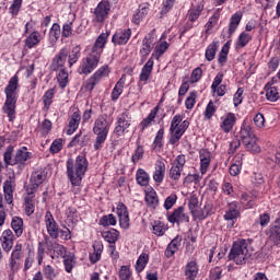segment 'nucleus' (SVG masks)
I'll list each match as a JSON object with an SVG mask.
<instances>
[{
	"instance_id": "1",
	"label": "nucleus",
	"mask_w": 280,
	"mask_h": 280,
	"mask_svg": "<svg viewBox=\"0 0 280 280\" xmlns=\"http://www.w3.org/2000/svg\"><path fill=\"white\" fill-rule=\"evenodd\" d=\"M109 33H102L95 40L91 52L82 59L81 66L79 68V73H83V75H89L97 69V65H100V60L102 58V54H104V48L106 47V43H108Z\"/></svg>"
},
{
	"instance_id": "2",
	"label": "nucleus",
	"mask_w": 280,
	"mask_h": 280,
	"mask_svg": "<svg viewBox=\"0 0 280 280\" xmlns=\"http://www.w3.org/2000/svg\"><path fill=\"white\" fill-rule=\"evenodd\" d=\"M5 102L2 107L4 115L9 121L16 119V102L19 101V75H13L4 89Z\"/></svg>"
},
{
	"instance_id": "3",
	"label": "nucleus",
	"mask_w": 280,
	"mask_h": 280,
	"mask_svg": "<svg viewBox=\"0 0 280 280\" xmlns=\"http://www.w3.org/2000/svg\"><path fill=\"white\" fill-rule=\"evenodd\" d=\"M89 170V160L84 155H78L75 160L69 159L67 161V176L73 187H80L84 174Z\"/></svg>"
},
{
	"instance_id": "4",
	"label": "nucleus",
	"mask_w": 280,
	"mask_h": 280,
	"mask_svg": "<svg viewBox=\"0 0 280 280\" xmlns=\"http://www.w3.org/2000/svg\"><path fill=\"white\" fill-rule=\"evenodd\" d=\"M32 156L33 154L27 150V147H21L14 153V147L9 145L3 154V161L7 167H9V165H25L27 161L32 160Z\"/></svg>"
},
{
	"instance_id": "5",
	"label": "nucleus",
	"mask_w": 280,
	"mask_h": 280,
	"mask_svg": "<svg viewBox=\"0 0 280 280\" xmlns=\"http://www.w3.org/2000/svg\"><path fill=\"white\" fill-rule=\"evenodd\" d=\"M253 255V249L248 241L244 238H238L233 243L229 257L232 261H235L237 265L246 264V259H250Z\"/></svg>"
},
{
	"instance_id": "6",
	"label": "nucleus",
	"mask_w": 280,
	"mask_h": 280,
	"mask_svg": "<svg viewBox=\"0 0 280 280\" xmlns=\"http://www.w3.org/2000/svg\"><path fill=\"white\" fill-rule=\"evenodd\" d=\"M238 137L247 152H253L255 154H259V152H261V148L257 144V136H255L253 127L247 122H244L241 126Z\"/></svg>"
},
{
	"instance_id": "7",
	"label": "nucleus",
	"mask_w": 280,
	"mask_h": 280,
	"mask_svg": "<svg viewBox=\"0 0 280 280\" xmlns=\"http://www.w3.org/2000/svg\"><path fill=\"white\" fill-rule=\"evenodd\" d=\"M183 119H185V117L180 114H177L171 120V127H170L171 145H176V143L180 141L183 135L187 132V128H189V120H183Z\"/></svg>"
},
{
	"instance_id": "8",
	"label": "nucleus",
	"mask_w": 280,
	"mask_h": 280,
	"mask_svg": "<svg viewBox=\"0 0 280 280\" xmlns=\"http://www.w3.org/2000/svg\"><path fill=\"white\" fill-rule=\"evenodd\" d=\"M110 75V67L108 65H104L100 67L86 81L85 89L86 91H93L97 84L102 82L104 78H108Z\"/></svg>"
},
{
	"instance_id": "9",
	"label": "nucleus",
	"mask_w": 280,
	"mask_h": 280,
	"mask_svg": "<svg viewBox=\"0 0 280 280\" xmlns=\"http://www.w3.org/2000/svg\"><path fill=\"white\" fill-rule=\"evenodd\" d=\"M44 180H47V172L45 170L35 171L31 175L30 184L26 187V194H36V190L43 185Z\"/></svg>"
},
{
	"instance_id": "10",
	"label": "nucleus",
	"mask_w": 280,
	"mask_h": 280,
	"mask_svg": "<svg viewBox=\"0 0 280 280\" xmlns=\"http://www.w3.org/2000/svg\"><path fill=\"white\" fill-rule=\"evenodd\" d=\"M116 124L117 126L114 129V135H116L117 137H121L124 132H126L128 128H130L132 124V116L130 115V113L124 112L118 115Z\"/></svg>"
},
{
	"instance_id": "11",
	"label": "nucleus",
	"mask_w": 280,
	"mask_h": 280,
	"mask_svg": "<svg viewBox=\"0 0 280 280\" xmlns=\"http://www.w3.org/2000/svg\"><path fill=\"white\" fill-rule=\"evenodd\" d=\"M44 222L49 237H51V240H58L60 235V226L56 222V219H54V214H51L50 211L46 212Z\"/></svg>"
},
{
	"instance_id": "12",
	"label": "nucleus",
	"mask_w": 280,
	"mask_h": 280,
	"mask_svg": "<svg viewBox=\"0 0 280 280\" xmlns=\"http://www.w3.org/2000/svg\"><path fill=\"white\" fill-rule=\"evenodd\" d=\"M116 213L120 229L128 231V229H130V213L128 212V207H126L124 202H119L116 207Z\"/></svg>"
},
{
	"instance_id": "13",
	"label": "nucleus",
	"mask_w": 280,
	"mask_h": 280,
	"mask_svg": "<svg viewBox=\"0 0 280 280\" xmlns=\"http://www.w3.org/2000/svg\"><path fill=\"white\" fill-rule=\"evenodd\" d=\"M110 13V2L103 0L94 9V21L96 23H104L105 19H108Z\"/></svg>"
},
{
	"instance_id": "14",
	"label": "nucleus",
	"mask_w": 280,
	"mask_h": 280,
	"mask_svg": "<svg viewBox=\"0 0 280 280\" xmlns=\"http://www.w3.org/2000/svg\"><path fill=\"white\" fill-rule=\"evenodd\" d=\"M223 218L228 222H231V226H234L237 218H240V203L237 201L230 202Z\"/></svg>"
},
{
	"instance_id": "15",
	"label": "nucleus",
	"mask_w": 280,
	"mask_h": 280,
	"mask_svg": "<svg viewBox=\"0 0 280 280\" xmlns=\"http://www.w3.org/2000/svg\"><path fill=\"white\" fill-rule=\"evenodd\" d=\"M15 187L16 182L12 176H9V178L3 183L4 200L8 205H12V202L14 201Z\"/></svg>"
},
{
	"instance_id": "16",
	"label": "nucleus",
	"mask_w": 280,
	"mask_h": 280,
	"mask_svg": "<svg viewBox=\"0 0 280 280\" xmlns=\"http://www.w3.org/2000/svg\"><path fill=\"white\" fill-rule=\"evenodd\" d=\"M130 36H132V30L120 28L113 35L112 43H114V45H128Z\"/></svg>"
},
{
	"instance_id": "17",
	"label": "nucleus",
	"mask_w": 280,
	"mask_h": 280,
	"mask_svg": "<svg viewBox=\"0 0 280 280\" xmlns=\"http://www.w3.org/2000/svg\"><path fill=\"white\" fill-rule=\"evenodd\" d=\"M237 121V117H235V114L228 113L224 116L221 117V124L220 128L222 132L229 133L231 130H233L235 124Z\"/></svg>"
},
{
	"instance_id": "18",
	"label": "nucleus",
	"mask_w": 280,
	"mask_h": 280,
	"mask_svg": "<svg viewBox=\"0 0 280 280\" xmlns=\"http://www.w3.org/2000/svg\"><path fill=\"white\" fill-rule=\"evenodd\" d=\"M0 242L2 250H4V253H10L14 246V233H12V230H4L0 237Z\"/></svg>"
},
{
	"instance_id": "19",
	"label": "nucleus",
	"mask_w": 280,
	"mask_h": 280,
	"mask_svg": "<svg viewBox=\"0 0 280 280\" xmlns=\"http://www.w3.org/2000/svg\"><path fill=\"white\" fill-rule=\"evenodd\" d=\"M199 161H200V174L205 175L209 172L211 165V152L207 149H201L199 151Z\"/></svg>"
},
{
	"instance_id": "20",
	"label": "nucleus",
	"mask_w": 280,
	"mask_h": 280,
	"mask_svg": "<svg viewBox=\"0 0 280 280\" xmlns=\"http://www.w3.org/2000/svg\"><path fill=\"white\" fill-rule=\"evenodd\" d=\"M167 220L171 224H183V222H189V217L185 214V208L179 207L167 217Z\"/></svg>"
},
{
	"instance_id": "21",
	"label": "nucleus",
	"mask_w": 280,
	"mask_h": 280,
	"mask_svg": "<svg viewBox=\"0 0 280 280\" xmlns=\"http://www.w3.org/2000/svg\"><path fill=\"white\" fill-rule=\"evenodd\" d=\"M180 244H183V236L177 235L175 236L171 243L166 246V249L164 252L165 257L170 259L171 257H174L176 253H178V249L180 248Z\"/></svg>"
},
{
	"instance_id": "22",
	"label": "nucleus",
	"mask_w": 280,
	"mask_h": 280,
	"mask_svg": "<svg viewBox=\"0 0 280 280\" xmlns=\"http://www.w3.org/2000/svg\"><path fill=\"white\" fill-rule=\"evenodd\" d=\"M153 180L158 185L165 180V162L163 160H158L154 164Z\"/></svg>"
},
{
	"instance_id": "23",
	"label": "nucleus",
	"mask_w": 280,
	"mask_h": 280,
	"mask_svg": "<svg viewBox=\"0 0 280 280\" xmlns=\"http://www.w3.org/2000/svg\"><path fill=\"white\" fill-rule=\"evenodd\" d=\"M92 131L110 132V121H108V116H98L94 121Z\"/></svg>"
},
{
	"instance_id": "24",
	"label": "nucleus",
	"mask_w": 280,
	"mask_h": 280,
	"mask_svg": "<svg viewBox=\"0 0 280 280\" xmlns=\"http://www.w3.org/2000/svg\"><path fill=\"white\" fill-rule=\"evenodd\" d=\"M242 19H244V12L236 11L232 16L230 18L228 34L229 36H233L234 32H237V28L240 27V24L242 23Z\"/></svg>"
},
{
	"instance_id": "25",
	"label": "nucleus",
	"mask_w": 280,
	"mask_h": 280,
	"mask_svg": "<svg viewBox=\"0 0 280 280\" xmlns=\"http://www.w3.org/2000/svg\"><path fill=\"white\" fill-rule=\"evenodd\" d=\"M67 56H69V52L67 51V49L62 48L59 54L52 59V71H60V69H63L62 67H65V63L67 62Z\"/></svg>"
},
{
	"instance_id": "26",
	"label": "nucleus",
	"mask_w": 280,
	"mask_h": 280,
	"mask_svg": "<svg viewBox=\"0 0 280 280\" xmlns=\"http://www.w3.org/2000/svg\"><path fill=\"white\" fill-rule=\"evenodd\" d=\"M264 91L266 93L265 95L268 102H279L280 93H279V88H277V85L272 83H267L265 85Z\"/></svg>"
},
{
	"instance_id": "27",
	"label": "nucleus",
	"mask_w": 280,
	"mask_h": 280,
	"mask_svg": "<svg viewBox=\"0 0 280 280\" xmlns=\"http://www.w3.org/2000/svg\"><path fill=\"white\" fill-rule=\"evenodd\" d=\"M80 121H82V115H80V110H77L70 117L68 127H67V135L71 136L73 132L78 130L80 127Z\"/></svg>"
},
{
	"instance_id": "28",
	"label": "nucleus",
	"mask_w": 280,
	"mask_h": 280,
	"mask_svg": "<svg viewBox=\"0 0 280 280\" xmlns=\"http://www.w3.org/2000/svg\"><path fill=\"white\" fill-rule=\"evenodd\" d=\"M199 268L198 262L196 260H190L186 264L184 268V275L187 280H196V277H198Z\"/></svg>"
},
{
	"instance_id": "29",
	"label": "nucleus",
	"mask_w": 280,
	"mask_h": 280,
	"mask_svg": "<svg viewBox=\"0 0 280 280\" xmlns=\"http://www.w3.org/2000/svg\"><path fill=\"white\" fill-rule=\"evenodd\" d=\"M153 69H154V59L150 58L141 69L139 81L144 82L145 84V82L150 80Z\"/></svg>"
},
{
	"instance_id": "30",
	"label": "nucleus",
	"mask_w": 280,
	"mask_h": 280,
	"mask_svg": "<svg viewBox=\"0 0 280 280\" xmlns=\"http://www.w3.org/2000/svg\"><path fill=\"white\" fill-rule=\"evenodd\" d=\"M124 86H126V74H122L121 78L115 84L110 93L112 102H117L119 100L121 93H124Z\"/></svg>"
},
{
	"instance_id": "31",
	"label": "nucleus",
	"mask_w": 280,
	"mask_h": 280,
	"mask_svg": "<svg viewBox=\"0 0 280 280\" xmlns=\"http://www.w3.org/2000/svg\"><path fill=\"white\" fill-rule=\"evenodd\" d=\"M24 197V211L26 215H32L36 211V199L34 198V192H26Z\"/></svg>"
},
{
	"instance_id": "32",
	"label": "nucleus",
	"mask_w": 280,
	"mask_h": 280,
	"mask_svg": "<svg viewBox=\"0 0 280 280\" xmlns=\"http://www.w3.org/2000/svg\"><path fill=\"white\" fill-rule=\"evenodd\" d=\"M42 40H43V35H40V32L33 31L25 38V47H27V49H34V47H36Z\"/></svg>"
},
{
	"instance_id": "33",
	"label": "nucleus",
	"mask_w": 280,
	"mask_h": 280,
	"mask_svg": "<svg viewBox=\"0 0 280 280\" xmlns=\"http://www.w3.org/2000/svg\"><path fill=\"white\" fill-rule=\"evenodd\" d=\"M94 252L90 254L91 264H97L102 259V253H104V244L102 242H94L93 244Z\"/></svg>"
},
{
	"instance_id": "34",
	"label": "nucleus",
	"mask_w": 280,
	"mask_h": 280,
	"mask_svg": "<svg viewBox=\"0 0 280 280\" xmlns=\"http://www.w3.org/2000/svg\"><path fill=\"white\" fill-rule=\"evenodd\" d=\"M145 202L149 209H156L159 207V195H156V190L151 188L145 192Z\"/></svg>"
},
{
	"instance_id": "35",
	"label": "nucleus",
	"mask_w": 280,
	"mask_h": 280,
	"mask_svg": "<svg viewBox=\"0 0 280 280\" xmlns=\"http://www.w3.org/2000/svg\"><path fill=\"white\" fill-rule=\"evenodd\" d=\"M95 135L94 141V150H102L104 148V143H106V139H108L109 131H92Z\"/></svg>"
},
{
	"instance_id": "36",
	"label": "nucleus",
	"mask_w": 280,
	"mask_h": 280,
	"mask_svg": "<svg viewBox=\"0 0 280 280\" xmlns=\"http://www.w3.org/2000/svg\"><path fill=\"white\" fill-rule=\"evenodd\" d=\"M48 250H52L51 259H58V257L65 258L67 255V247L56 242L51 243V245L48 246Z\"/></svg>"
},
{
	"instance_id": "37",
	"label": "nucleus",
	"mask_w": 280,
	"mask_h": 280,
	"mask_svg": "<svg viewBox=\"0 0 280 280\" xmlns=\"http://www.w3.org/2000/svg\"><path fill=\"white\" fill-rule=\"evenodd\" d=\"M152 39L150 37H144L142 40V47L140 49V55L142 60H145L150 54H152V49H154V45L152 44Z\"/></svg>"
},
{
	"instance_id": "38",
	"label": "nucleus",
	"mask_w": 280,
	"mask_h": 280,
	"mask_svg": "<svg viewBox=\"0 0 280 280\" xmlns=\"http://www.w3.org/2000/svg\"><path fill=\"white\" fill-rule=\"evenodd\" d=\"M136 180L140 187H148L150 185V174L143 168H138L136 172Z\"/></svg>"
},
{
	"instance_id": "39",
	"label": "nucleus",
	"mask_w": 280,
	"mask_h": 280,
	"mask_svg": "<svg viewBox=\"0 0 280 280\" xmlns=\"http://www.w3.org/2000/svg\"><path fill=\"white\" fill-rule=\"evenodd\" d=\"M43 275L46 280H56L57 277L60 275V269L51 266V265H44L43 266Z\"/></svg>"
},
{
	"instance_id": "40",
	"label": "nucleus",
	"mask_w": 280,
	"mask_h": 280,
	"mask_svg": "<svg viewBox=\"0 0 280 280\" xmlns=\"http://www.w3.org/2000/svg\"><path fill=\"white\" fill-rule=\"evenodd\" d=\"M102 237L105 242H108L110 246H115V243L119 240V231L112 229L109 231L102 232Z\"/></svg>"
},
{
	"instance_id": "41",
	"label": "nucleus",
	"mask_w": 280,
	"mask_h": 280,
	"mask_svg": "<svg viewBox=\"0 0 280 280\" xmlns=\"http://www.w3.org/2000/svg\"><path fill=\"white\" fill-rule=\"evenodd\" d=\"M167 224L163 221H154L152 225V233L153 235H156L158 237H163L165 233L167 232Z\"/></svg>"
},
{
	"instance_id": "42",
	"label": "nucleus",
	"mask_w": 280,
	"mask_h": 280,
	"mask_svg": "<svg viewBox=\"0 0 280 280\" xmlns=\"http://www.w3.org/2000/svg\"><path fill=\"white\" fill-rule=\"evenodd\" d=\"M220 47V42H212L206 49L205 58L208 62L215 60V54Z\"/></svg>"
},
{
	"instance_id": "43",
	"label": "nucleus",
	"mask_w": 280,
	"mask_h": 280,
	"mask_svg": "<svg viewBox=\"0 0 280 280\" xmlns=\"http://www.w3.org/2000/svg\"><path fill=\"white\" fill-rule=\"evenodd\" d=\"M250 40H253V35L246 32H242L236 39L235 49H244V47H246Z\"/></svg>"
},
{
	"instance_id": "44",
	"label": "nucleus",
	"mask_w": 280,
	"mask_h": 280,
	"mask_svg": "<svg viewBox=\"0 0 280 280\" xmlns=\"http://www.w3.org/2000/svg\"><path fill=\"white\" fill-rule=\"evenodd\" d=\"M203 10H205V7L200 5V4H197L196 7H192L188 11V21H190V23H196V20L200 19V14H202Z\"/></svg>"
},
{
	"instance_id": "45",
	"label": "nucleus",
	"mask_w": 280,
	"mask_h": 280,
	"mask_svg": "<svg viewBox=\"0 0 280 280\" xmlns=\"http://www.w3.org/2000/svg\"><path fill=\"white\" fill-rule=\"evenodd\" d=\"M11 226L16 237H21V235H23V220L21 219V217H13L11 221Z\"/></svg>"
},
{
	"instance_id": "46",
	"label": "nucleus",
	"mask_w": 280,
	"mask_h": 280,
	"mask_svg": "<svg viewBox=\"0 0 280 280\" xmlns=\"http://www.w3.org/2000/svg\"><path fill=\"white\" fill-rule=\"evenodd\" d=\"M148 261H150V255L142 253L136 262V271L143 272L145 266H148Z\"/></svg>"
},
{
	"instance_id": "47",
	"label": "nucleus",
	"mask_w": 280,
	"mask_h": 280,
	"mask_svg": "<svg viewBox=\"0 0 280 280\" xmlns=\"http://www.w3.org/2000/svg\"><path fill=\"white\" fill-rule=\"evenodd\" d=\"M230 49H231V45H230L229 42H226L223 45V47H222V49L219 54L218 62H219L220 67H224V65H226V60L229 58V50Z\"/></svg>"
},
{
	"instance_id": "48",
	"label": "nucleus",
	"mask_w": 280,
	"mask_h": 280,
	"mask_svg": "<svg viewBox=\"0 0 280 280\" xmlns=\"http://www.w3.org/2000/svg\"><path fill=\"white\" fill-rule=\"evenodd\" d=\"M167 49H170V44L167 42L160 43L158 46H155L151 58H156V60H159V58H161V56H163V54H165Z\"/></svg>"
},
{
	"instance_id": "49",
	"label": "nucleus",
	"mask_w": 280,
	"mask_h": 280,
	"mask_svg": "<svg viewBox=\"0 0 280 280\" xmlns=\"http://www.w3.org/2000/svg\"><path fill=\"white\" fill-rule=\"evenodd\" d=\"M57 82L59 83L60 89H66L69 84V72L61 68L57 73Z\"/></svg>"
},
{
	"instance_id": "50",
	"label": "nucleus",
	"mask_w": 280,
	"mask_h": 280,
	"mask_svg": "<svg viewBox=\"0 0 280 280\" xmlns=\"http://www.w3.org/2000/svg\"><path fill=\"white\" fill-rule=\"evenodd\" d=\"M147 15H148V8L145 7L139 8L133 14L132 23H135L136 25H139V23H141Z\"/></svg>"
},
{
	"instance_id": "51",
	"label": "nucleus",
	"mask_w": 280,
	"mask_h": 280,
	"mask_svg": "<svg viewBox=\"0 0 280 280\" xmlns=\"http://www.w3.org/2000/svg\"><path fill=\"white\" fill-rule=\"evenodd\" d=\"M54 95H56V92L54 91V89H49L45 92L43 96V104L47 110H49V106L54 104Z\"/></svg>"
},
{
	"instance_id": "52",
	"label": "nucleus",
	"mask_w": 280,
	"mask_h": 280,
	"mask_svg": "<svg viewBox=\"0 0 280 280\" xmlns=\"http://www.w3.org/2000/svg\"><path fill=\"white\" fill-rule=\"evenodd\" d=\"M101 226H116L117 225V218L115 214H106L100 219Z\"/></svg>"
},
{
	"instance_id": "53",
	"label": "nucleus",
	"mask_w": 280,
	"mask_h": 280,
	"mask_svg": "<svg viewBox=\"0 0 280 280\" xmlns=\"http://www.w3.org/2000/svg\"><path fill=\"white\" fill-rule=\"evenodd\" d=\"M143 154H145V150L143 149V145L138 144L135 152L131 155V163L137 165V163H139V161L143 159Z\"/></svg>"
},
{
	"instance_id": "54",
	"label": "nucleus",
	"mask_w": 280,
	"mask_h": 280,
	"mask_svg": "<svg viewBox=\"0 0 280 280\" xmlns=\"http://www.w3.org/2000/svg\"><path fill=\"white\" fill-rule=\"evenodd\" d=\"M165 135V130L164 129H160L154 138L153 144H152V149L155 151L161 150V148H163V137Z\"/></svg>"
},
{
	"instance_id": "55",
	"label": "nucleus",
	"mask_w": 280,
	"mask_h": 280,
	"mask_svg": "<svg viewBox=\"0 0 280 280\" xmlns=\"http://www.w3.org/2000/svg\"><path fill=\"white\" fill-rule=\"evenodd\" d=\"M190 213L195 220H205L209 215V210H207V207L200 208L199 206L198 208L192 210Z\"/></svg>"
},
{
	"instance_id": "56",
	"label": "nucleus",
	"mask_w": 280,
	"mask_h": 280,
	"mask_svg": "<svg viewBox=\"0 0 280 280\" xmlns=\"http://www.w3.org/2000/svg\"><path fill=\"white\" fill-rule=\"evenodd\" d=\"M242 172V158L236 156L234 163L230 166L231 176H237Z\"/></svg>"
},
{
	"instance_id": "57",
	"label": "nucleus",
	"mask_w": 280,
	"mask_h": 280,
	"mask_svg": "<svg viewBox=\"0 0 280 280\" xmlns=\"http://www.w3.org/2000/svg\"><path fill=\"white\" fill-rule=\"evenodd\" d=\"M196 100H198V92L192 91L189 93L188 97L185 101V106L187 110H191L196 106Z\"/></svg>"
},
{
	"instance_id": "58",
	"label": "nucleus",
	"mask_w": 280,
	"mask_h": 280,
	"mask_svg": "<svg viewBox=\"0 0 280 280\" xmlns=\"http://www.w3.org/2000/svg\"><path fill=\"white\" fill-rule=\"evenodd\" d=\"M269 240L272 242L273 246H280V230H277V228H270Z\"/></svg>"
},
{
	"instance_id": "59",
	"label": "nucleus",
	"mask_w": 280,
	"mask_h": 280,
	"mask_svg": "<svg viewBox=\"0 0 280 280\" xmlns=\"http://www.w3.org/2000/svg\"><path fill=\"white\" fill-rule=\"evenodd\" d=\"M118 277L120 280H131L132 279V271L130 270L129 266H121L118 271Z\"/></svg>"
},
{
	"instance_id": "60",
	"label": "nucleus",
	"mask_w": 280,
	"mask_h": 280,
	"mask_svg": "<svg viewBox=\"0 0 280 280\" xmlns=\"http://www.w3.org/2000/svg\"><path fill=\"white\" fill-rule=\"evenodd\" d=\"M215 110H217L215 103H213V101H210L203 114L205 119H211V117L215 115Z\"/></svg>"
},
{
	"instance_id": "61",
	"label": "nucleus",
	"mask_w": 280,
	"mask_h": 280,
	"mask_svg": "<svg viewBox=\"0 0 280 280\" xmlns=\"http://www.w3.org/2000/svg\"><path fill=\"white\" fill-rule=\"evenodd\" d=\"M183 174V168H179L178 166L172 165L168 176L171 180H180V176Z\"/></svg>"
},
{
	"instance_id": "62",
	"label": "nucleus",
	"mask_w": 280,
	"mask_h": 280,
	"mask_svg": "<svg viewBox=\"0 0 280 280\" xmlns=\"http://www.w3.org/2000/svg\"><path fill=\"white\" fill-rule=\"evenodd\" d=\"M200 80H202V68L197 67L190 74V84H196V82H200Z\"/></svg>"
},
{
	"instance_id": "63",
	"label": "nucleus",
	"mask_w": 280,
	"mask_h": 280,
	"mask_svg": "<svg viewBox=\"0 0 280 280\" xmlns=\"http://www.w3.org/2000/svg\"><path fill=\"white\" fill-rule=\"evenodd\" d=\"M80 60V46H75L69 55V65L73 67Z\"/></svg>"
},
{
	"instance_id": "64",
	"label": "nucleus",
	"mask_w": 280,
	"mask_h": 280,
	"mask_svg": "<svg viewBox=\"0 0 280 280\" xmlns=\"http://www.w3.org/2000/svg\"><path fill=\"white\" fill-rule=\"evenodd\" d=\"M49 38L55 42L58 40V38H60V24L58 23L52 24L49 31Z\"/></svg>"
}]
</instances>
